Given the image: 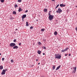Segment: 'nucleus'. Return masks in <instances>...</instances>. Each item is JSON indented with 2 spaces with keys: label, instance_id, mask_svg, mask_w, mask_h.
I'll return each mask as SVG.
<instances>
[{
  "label": "nucleus",
  "instance_id": "obj_32",
  "mask_svg": "<svg viewBox=\"0 0 77 77\" xmlns=\"http://www.w3.org/2000/svg\"><path fill=\"white\" fill-rule=\"evenodd\" d=\"M10 20H12V19H14V18L13 17H10Z\"/></svg>",
  "mask_w": 77,
  "mask_h": 77
},
{
  "label": "nucleus",
  "instance_id": "obj_16",
  "mask_svg": "<svg viewBox=\"0 0 77 77\" xmlns=\"http://www.w3.org/2000/svg\"><path fill=\"white\" fill-rule=\"evenodd\" d=\"M15 8H18V5L17 4H15L14 6Z\"/></svg>",
  "mask_w": 77,
  "mask_h": 77
},
{
  "label": "nucleus",
  "instance_id": "obj_15",
  "mask_svg": "<svg viewBox=\"0 0 77 77\" xmlns=\"http://www.w3.org/2000/svg\"><path fill=\"white\" fill-rule=\"evenodd\" d=\"M38 53L39 54H41V51H37Z\"/></svg>",
  "mask_w": 77,
  "mask_h": 77
},
{
  "label": "nucleus",
  "instance_id": "obj_22",
  "mask_svg": "<svg viewBox=\"0 0 77 77\" xmlns=\"http://www.w3.org/2000/svg\"><path fill=\"white\" fill-rule=\"evenodd\" d=\"M38 44L39 45H41V43L40 42H38Z\"/></svg>",
  "mask_w": 77,
  "mask_h": 77
},
{
  "label": "nucleus",
  "instance_id": "obj_31",
  "mask_svg": "<svg viewBox=\"0 0 77 77\" xmlns=\"http://www.w3.org/2000/svg\"><path fill=\"white\" fill-rule=\"evenodd\" d=\"M5 72H6V71H8V69H5Z\"/></svg>",
  "mask_w": 77,
  "mask_h": 77
},
{
  "label": "nucleus",
  "instance_id": "obj_43",
  "mask_svg": "<svg viewBox=\"0 0 77 77\" xmlns=\"http://www.w3.org/2000/svg\"><path fill=\"white\" fill-rule=\"evenodd\" d=\"M38 65H39V64H40V63H38Z\"/></svg>",
  "mask_w": 77,
  "mask_h": 77
},
{
  "label": "nucleus",
  "instance_id": "obj_11",
  "mask_svg": "<svg viewBox=\"0 0 77 77\" xmlns=\"http://www.w3.org/2000/svg\"><path fill=\"white\" fill-rule=\"evenodd\" d=\"M61 66V65H60L58 66V67L57 68V69H55L56 71H57V70H58V69H59V68H60V67Z\"/></svg>",
  "mask_w": 77,
  "mask_h": 77
},
{
  "label": "nucleus",
  "instance_id": "obj_2",
  "mask_svg": "<svg viewBox=\"0 0 77 77\" xmlns=\"http://www.w3.org/2000/svg\"><path fill=\"white\" fill-rule=\"evenodd\" d=\"M57 13H59V14H60L61 13H62V10H61V8H59L58 9V10L56 11Z\"/></svg>",
  "mask_w": 77,
  "mask_h": 77
},
{
  "label": "nucleus",
  "instance_id": "obj_12",
  "mask_svg": "<svg viewBox=\"0 0 77 77\" xmlns=\"http://www.w3.org/2000/svg\"><path fill=\"white\" fill-rule=\"evenodd\" d=\"M23 10L21 9V7H19V9H18V12H21V11H22Z\"/></svg>",
  "mask_w": 77,
  "mask_h": 77
},
{
  "label": "nucleus",
  "instance_id": "obj_52",
  "mask_svg": "<svg viewBox=\"0 0 77 77\" xmlns=\"http://www.w3.org/2000/svg\"><path fill=\"white\" fill-rule=\"evenodd\" d=\"M0 44H1V43H0Z\"/></svg>",
  "mask_w": 77,
  "mask_h": 77
},
{
  "label": "nucleus",
  "instance_id": "obj_3",
  "mask_svg": "<svg viewBox=\"0 0 77 77\" xmlns=\"http://www.w3.org/2000/svg\"><path fill=\"white\" fill-rule=\"evenodd\" d=\"M48 18H49V20H53V18H54V16L53 15H51L49 16Z\"/></svg>",
  "mask_w": 77,
  "mask_h": 77
},
{
  "label": "nucleus",
  "instance_id": "obj_18",
  "mask_svg": "<svg viewBox=\"0 0 77 77\" xmlns=\"http://www.w3.org/2000/svg\"><path fill=\"white\" fill-rule=\"evenodd\" d=\"M41 31L42 32H44V31H45V29L43 28V29H41Z\"/></svg>",
  "mask_w": 77,
  "mask_h": 77
},
{
  "label": "nucleus",
  "instance_id": "obj_45",
  "mask_svg": "<svg viewBox=\"0 0 77 77\" xmlns=\"http://www.w3.org/2000/svg\"><path fill=\"white\" fill-rule=\"evenodd\" d=\"M36 21H38V20H36Z\"/></svg>",
  "mask_w": 77,
  "mask_h": 77
},
{
  "label": "nucleus",
  "instance_id": "obj_51",
  "mask_svg": "<svg viewBox=\"0 0 77 77\" xmlns=\"http://www.w3.org/2000/svg\"><path fill=\"white\" fill-rule=\"evenodd\" d=\"M74 0H73V1H74Z\"/></svg>",
  "mask_w": 77,
  "mask_h": 77
},
{
  "label": "nucleus",
  "instance_id": "obj_6",
  "mask_svg": "<svg viewBox=\"0 0 77 77\" xmlns=\"http://www.w3.org/2000/svg\"><path fill=\"white\" fill-rule=\"evenodd\" d=\"M6 72V71L5 69H3L1 73L2 75H5V73Z\"/></svg>",
  "mask_w": 77,
  "mask_h": 77
},
{
  "label": "nucleus",
  "instance_id": "obj_23",
  "mask_svg": "<svg viewBox=\"0 0 77 77\" xmlns=\"http://www.w3.org/2000/svg\"><path fill=\"white\" fill-rule=\"evenodd\" d=\"M5 1V0H1V3H3Z\"/></svg>",
  "mask_w": 77,
  "mask_h": 77
},
{
  "label": "nucleus",
  "instance_id": "obj_50",
  "mask_svg": "<svg viewBox=\"0 0 77 77\" xmlns=\"http://www.w3.org/2000/svg\"><path fill=\"white\" fill-rule=\"evenodd\" d=\"M49 12H51V11H49Z\"/></svg>",
  "mask_w": 77,
  "mask_h": 77
},
{
  "label": "nucleus",
  "instance_id": "obj_17",
  "mask_svg": "<svg viewBox=\"0 0 77 77\" xmlns=\"http://www.w3.org/2000/svg\"><path fill=\"white\" fill-rule=\"evenodd\" d=\"M54 35H57V31H55L54 32Z\"/></svg>",
  "mask_w": 77,
  "mask_h": 77
},
{
  "label": "nucleus",
  "instance_id": "obj_49",
  "mask_svg": "<svg viewBox=\"0 0 77 77\" xmlns=\"http://www.w3.org/2000/svg\"><path fill=\"white\" fill-rule=\"evenodd\" d=\"M39 68V67H38V68Z\"/></svg>",
  "mask_w": 77,
  "mask_h": 77
},
{
  "label": "nucleus",
  "instance_id": "obj_1",
  "mask_svg": "<svg viewBox=\"0 0 77 77\" xmlns=\"http://www.w3.org/2000/svg\"><path fill=\"white\" fill-rule=\"evenodd\" d=\"M55 58L56 59H60L61 58V55H59V54H55Z\"/></svg>",
  "mask_w": 77,
  "mask_h": 77
},
{
  "label": "nucleus",
  "instance_id": "obj_34",
  "mask_svg": "<svg viewBox=\"0 0 77 77\" xmlns=\"http://www.w3.org/2000/svg\"><path fill=\"white\" fill-rule=\"evenodd\" d=\"M48 15H49V16H50V15H51V14H50V13H48Z\"/></svg>",
  "mask_w": 77,
  "mask_h": 77
},
{
  "label": "nucleus",
  "instance_id": "obj_30",
  "mask_svg": "<svg viewBox=\"0 0 77 77\" xmlns=\"http://www.w3.org/2000/svg\"><path fill=\"white\" fill-rule=\"evenodd\" d=\"M2 61H3L4 60H5V58H2Z\"/></svg>",
  "mask_w": 77,
  "mask_h": 77
},
{
  "label": "nucleus",
  "instance_id": "obj_42",
  "mask_svg": "<svg viewBox=\"0 0 77 77\" xmlns=\"http://www.w3.org/2000/svg\"><path fill=\"white\" fill-rule=\"evenodd\" d=\"M69 56H71V54H69Z\"/></svg>",
  "mask_w": 77,
  "mask_h": 77
},
{
  "label": "nucleus",
  "instance_id": "obj_40",
  "mask_svg": "<svg viewBox=\"0 0 77 77\" xmlns=\"http://www.w3.org/2000/svg\"><path fill=\"white\" fill-rule=\"evenodd\" d=\"M52 2H54V1H55V0H51Z\"/></svg>",
  "mask_w": 77,
  "mask_h": 77
},
{
  "label": "nucleus",
  "instance_id": "obj_37",
  "mask_svg": "<svg viewBox=\"0 0 77 77\" xmlns=\"http://www.w3.org/2000/svg\"><path fill=\"white\" fill-rule=\"evenodd\" d=\"M22 18V20L23 21H24V18Z\"/></svg>",
  "mask_w": 77,
  "mask_h": 77
},
{
  "label": "nucleus",
  "instance_id": "obj_33",
  "mask_svg": "<svg viewBox=\"0 0 77 77\" xmlns=\"http://www.w3.org/2000/svg\"><path fill=\"white\" fill-rule=\"evenodd\" d=\"M59 4H58L56 6L57 8H58V7H59Z\"/></svg>",
  "mask_w": 77,
  "mask_h": 77
},
{
  "label": "nucleus",
  "instance_id": "obj_4",
  "mask_svg": "<svg viewBox=\"0 0 77 77\" xmlns=\"http://www.w3.org/2000/svg\"><path fill=\"white\" fill-rule=\"evenodd\" d=\"M16 45V44L14 43H11L10 44V46L12 47H14Z\"/></svg>",
  "mask_w": 77,
  "mask_h": 77
},
{
  "label": "nucleus",
  "instance_id": "obj_35",
  "mask_svg": "<svg viewBox=\"0 0 77 77\" xmlns=\"http://www.w3.org/2000/svg\"><path fill=\"white\" fill-rule=\"evenodd\" d=\"M28 12V10H26V11H25V12H26V13L27 12Z\"/></svg>",
  "mask_w": 77,
  "mask_h": 77
},
{
  "label": "nucleus",
  "instance_id": "obj_21",
  "mask_svg": "<svg viewBox=\"0 0 77 77\" xmlns=\"http://www.w3.org/2000/svg\"><path fill=\"white\" fill-rule=\"evenodd\" d=\"M22 2V0H18L17 1L18 2H19V3H21Z\"/></svg>",
  "mask_w": 77,
  "mask_h": 77
},
{
  "label": "nucleus",
  "instance_id": "obj_14",
  "mask_svg": "<svg viewBox=\"0 0 77 77\" xmlns=\"http://www.w3.org/2000/svg\"><path fill=\"white\" fill-rule=\"evenodd\" d=\"M13 14L14 15H16V14H17V12H16L15 11H13Z\"/></svg>",
  "mask_w": 77,
  "mask_h": 77
},
{
  "label": "nucleus",
  "instance_id": "obj_10",
  "mask_svg": "<svg viewBox=\"0 0 77 77\" xmlns=\"http://www.w3.org/2000/svg\"><path fill=\"white\" fill-rule=\"evenodd\" d=\"M26 17V14H23V16H22V18H25Z\"/></svg>",
  "mask_w": 77,
  "mask_h": 77
},
{
  "label": "nucleus",
  "instance_id": "obj_39",
  "mask_svg": "<svg viewBox=\"0 0 77 77\" xmlns=\"http://www.w3.org/2000/svg\"><path fill=\"white\" fill-rule=\"evenodd\" d=\"M43 55H45V53H43Z\"/></svg>",
  "mask_w": 77,
  "mask_h": 77
},
{
  "label": "nucleus",
  "instance_id": "obj_5",
  "mask_svg": "<svg viewBox=\"0 0 77 77\" xmlns=\"http://www.w3.org/2000/svg\"><path fill=\"white\" fill-rule=\"evenodd\" d=\"M77 68V67H74L73 68V69H74V70H73L72 72L75 73V72L76 71V69Z\"/></svg>",
  "mask_w": 77,
  "mask_h": 77
},
{
  "label": "nucleus",
  "instance_id": "obj_8",
  "mask_svg": "<svg viewBox=\"0 0 77 77\" xmlns=\"http://www.w3.org/2000/svg\"><path fill=\"white\" fill-rule=\"evenodd\" d=\"M13 49H17V48H18V47L17 46H14L13 48Z\"/></svg>",
  "mask_w": 77,
  "mask_h": 77
},
{
  "label": "nucleus",
  "instance_id": "obj_44",
  "mask_svg": "<svg viewBox=\"0 0 77 77\" xmlns=\"http://www.w3.org/2000/svg\"><path fill=\"white\" fill-rule=\"evenodd\" d=\"M57 7L56 6L55 8V9H56Z\"/></svg>",
  "mask_w": 77,
  "mask_h": 77
},
{
  "label": "nucleus",
  "instance_id": "obj_29",
  "mask_svg": "<svg viewBox=\"0 0 77 77\" xmlns=\"http://www.w3.org/2000/svg\"><path fill=\"white\" fill-rule=\"evenodd\" d=\"M19 45L20 46H21V43H20L19 44Z\"/></svg>",
  "mask_w": 77,
  "mask_h": 77
},
{
  "label": "nucleus",
  "instance_id": "obj_19",
  "mask_svg": "<svg viewBox=\"0 0 77 77\" xmlns=\"http://www.w3.org/2000/svg\"><path fill=\"white\" fill-rule=\"evenodd\" d=\"M29 26V25L28 24V22H26V26Z\"/></svg>",
  "mask_w": 77,
  "mask_h": 77
},
{
  "label": "nucleus",
  "instance_id": "obj_41",
  "mask_svg": "<svg viewBox=\"0 0 77 77\" xmlns=\"http://www.w3.org/2000/svg\"><path fill=\"white\" fill-rule=\"evenodd\" d=\"M36 61H38V59H36Z\"/></svg>",
  "mask_w": 77,
  "mask_h": 77
},
{
  "label": "nucleus",
  "instance_id": "obj_38",
  "mask_svg": "<svg viewBox=\"0 0 77 77\" xmlns=\"http://www.w3.org/2000/svg\"><path fill=\"white\" fill-rule=\"evenodd\" d=\"M67 55H68V54H65V56H67Z\"/></svg>",
  "mask_w": 77,
  "mask_h": 77
},
{
  "label": "nucleus",
  "instance_id": "obj_26",
  "mask_svg": "<svg viewBox=\"0 0 77 77\" xmlns=\"http://www.w3.org/2000/svg\"><path fill=\"white\" fill-rule=\"evenodd\" d=\"M16 41H17V40L16 39H14V42H16Z\"/></svg>",
  "mask_w": 77,
  "mask_h": 77
},
{
  "label": "nucleus",
  "instance_id": "obj_25",
  "mask_svg": "<svg viewBox=\"0 0 77 77\" xmlns=\"http://www.w3.org/2000/svg\"><path fill=\"white\" fill-rule=\"evenodd\" d=\"M33 29V27L31 26L30 27V29Z\"/></svg>",
  "mask_w": 77,
  "mask_h": 77
},
{
  "label": "nucleus",
  "instance_id": "obj_24",
  "mask_svg": "<svg viewBox=\"0 0 77 77\" xmlns=\"http://www.w3.org/2000/svg\"><path fill=\"white\" fill-rule=\"evenodd\" d=\"M53 70L54 69H55V66H53Z\"/></svg>",
  "mask_w": 77,
  "mask_h": 77
},
{
  "label": "nucleus",
  "instance_id": "obj_28",
  "mask_svg": "<svg viewBox=\"0 0 77 77\" xmlns=\"http://www.w3.org/2000/svg\"><path fill=\"white\" fill-rule=\"evenodd\" d=\"M11 63L14 62V60H11Z\"/></svg>",
  "mask_w": 77,
  "mask_h": 77
},
{
  "label": "nucleus",
  "instance_id": "obj_48",
  "mask_svg": "<svg viewBox=\"0 0 77 77\" xmlns=\"http://www.w3.org/2000/svg\"><path fill=\"white\" fill-rule=\"evenodd\" d=\"M42 77H44V76H42Z\"/></svg>",
  "mask_w": 77,
  "mask_h": 77
},
{
  "label": "nucleus",
  "instance_id": "obj_13",
  "mask_svg": "<svg viewBox=\"0 0 77 77\" xmlns=\"http://www.w3.org/2000/svg\"><path fill=\"white\" fill-rule=\"evenodd\" d=\"M3 69V66H0V69Z\"/></svg>",
  "mask_w": 77,
  "mask_h": 77
},
{
  "label": "nucleus",
  "instance_id": "obj_47",
  "mask_svg": "<svg viewBox=\"0 0 77 77\" xmlns=\"http://www.w3.org/2000/svg\"><path fill=\"white\" fill-rule=\"evenodd\" d=\"M1 53H0V55H1Z\"/></svg>",
  "mask_w": 77,
  "mask_h": 77
},
{
  "label": "nucleus",
  "instance_id": "obj_36",
  "mask_svg": "<svg viewBox=\"0 0 77 77\" xmlns=\"http://www.w3.org/2000/svg\"><path fill=\"white\" fill-rule=\"evenodd\" d=\"M43 41H44V42H45V41H46V40H45V39H43Z\"/></svg>",
  "mask_w": 77,
  "mask_h": 77
},
{
  "label": "nucleus",
  "instance_id": "obj_9",
  "mask_svg": "<svg viewBox=\"0 0 77 77\" xmlns=\"http://www.w3.org/2000/svg\"><path fill=\"white\" fill-rule=\"evenodd\" d=\"M60 7H65L66 5H63V4H60Z\"/></svg>",
  "mask_w": 77,
  "mask_h": 77
},
{
  "label": "nucleus",
  "instance_id": "obj_27",
  "mask_svg": "<svg viewBox=\"0 0 77 77\" xmlns=\"http://www.w3.org/2000/svg\"><path fill=\"white\" fill-rule=\"evenodd\" d=\"M42 48H43L44 49H46V48L45 47L43 46Z\"/></svg>",
  "mask_w": 77,
  "mask_h": 77
},
{
  "label": "nucleus",
  "instance_id": "obj_20",
  "mask_svg": "<svg viewBox=\"0 0 77 77\" xmlns=\"http://www.w3.org/2000/svg\"><path fill=\"white\" fill-rule=\"evenodd\" d=\"M47 11V9L45 8L44 10V12H46Z\"/></svg>",
  "mask_w": 77,
  "mask_h": 77
},
{
  "label": "nucleus",
  "instance_id": "obj_46",
  "mask_svg": "<svg viewBox=\"0 0 77 77\" xmlns=\"http://www.w3.org/2000/svg\"><path fill=\"white\" fill-rule=\"evenodd\" d=\"M16 30H18V29H16Z\"/></svg>",
  "mask_w": 77,
  "mask_h": 77
},
{
  "label": "nucleus",
  "instance_id": "obj_7",
  "mask_svg": "<svg viewBox=\"0 0 77 77\" xmlns=\"http://www.w3.org/2000/svg\"><path fill=\"white\" fill-rule=\"evenodd\" d=\"M69 49V48H66L65 49H63L61 51L62 52H65V51H67Z\"/></svg>",
  "mask_w": 77,
  "mask_h": 77
}]
</instances>
